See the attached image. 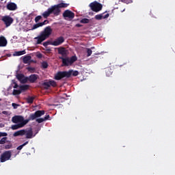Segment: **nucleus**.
<instances>
[{
  "mask_svg": "<svg viewBox=\"0 0 175 175\" xmlns=\"http://www.w3.org/2000/svg\"><path fill=\"white\" fill-rule=\"evenodd\" d=\"M42 85L45 90H49L51 87L55 88L57 85V83L56 81H54L53 79H49L44 81Z\"/></svg>",
  "mask_w": 175,
  "mask_h": 175,
  "instance_id": "nucleus-7",
  "label": "nucleus"
},
{
  "mask_svg": "<svg viewBox=\"0 0 175 175\" xmlns=\"http://www.w3.org/2000/svg\"><path fill=\"white\" fill-rule=\"evenodd\" d=\"M58 100H59V103H62L63 102L62 100H64V98H63L62 96H59Z\"/></svg>",
  "mask_w": 175,
  "mask_h": 175,
  "instance_id": "nucleus-36",
  "label": "nucleus"
},
{
  "mask_svg": "<svg viewBox=\"0 0 175 175\" xmlns=\"http://www.w3.org/2000/svg\"><path fill=\"white\" fill-rule=\"evenodd\" d=\"M112 70L111 69V68H107L105 69V74L107 75V77H111V75H112Z\"/></svg>",
  "mask_w": 175,
  "mask_h": 175,
  "instance_id": "nucleus-24",
  "label": "nucleus"
},
{
  "mask_svg": "<svg viewBox=\"0 0 175 175\" xmlns=\"http://www.w3.org/2000/svg\"><path fill=\"white\" fill-rule=\"evenodd\" d=\"M2 21L5 23L6 27H9L14 22V18L10 16H3Z\"/></svg>",
  "mask_w": 175,
  "mask_h": 175,
  "instance_id": "nucleus-9",
  "label": "nucleus"
},
{
  "mask_svg": "<svg viewBox=\"0 0 175 175\" xmlns=\"http://www.w3.org/2000/svg\"><path fill=\"white\" fill-rule=\"evenodd\" d=\"M29 88V85H21L20 86V90L21 94L23 92V91H27Z\"/></svg>",
  "mask_w": 175,
  "mask_h": 175,
  "instance_id": "nucleus-22",
  "label": "nucleus"
},
{
  "mask_svg": "<svg viewBox=\"0 0 175 175\" xmlns=\"http://www.w3.org/2000/svg\"><path fill=\"white\" fill-rule=\"evenodd\" d=\"M90 18H82L81 21V23H90Z\"/></svg>",
  "mask_w": 175,
  "mask_h": 175,
  "instance_id": "nucleus-27",
  "label": "nucleus"
},
{
  "mask_svg": "<svg viewBox=\"0 0 175 175\" xmlns=\"http://www.w3.org/2000/svg\"><path fill=\"white\" fill-rule=\"evenodd\" d=\"M34 100H35V96H28L27 98V103H29V104H32Z\"/></svg>",
  "mask_w": 175,
  "mask_h": 175,
  "instance_id": "nucleus-25",
  "label": "nucleus"
},
{
  "mask_svg": "<svg viewBox=\"0 0 175 175\" xmlns=\"http://www.w3.org/2000/svg\"><path fill=\"white\" fill-rule=\"evenodd\" d=\"M12 107L14 108H17V107H18V104H16L15 103H12Z\"/></svg>",
  "mask_w": 175,
  "mask_h": 175,
  "instance_id": "nucleus-34",
  "label": "nucleus"
},
{
  "mask_svg": "<svg viewBox=\"0 0 175 175\" xmlns=\"http://www.w3.org/2000/svg\"><path fill=\"white\" fill-rule=\"evenodd\" d=\"M63 17L66 20H72L75 17V13L72 12V10H67L63 12Z\"/></svg>",
  "mask_w": 175,
  "mask_h": 175,
  "instance_id": "nucleus-8",
  "label": "nucleus"
},
{
  "mask_svg": "<svg viewBox=\"0 0 175 175\" xmlns=\"http://www.w3.org/2000/svg\"><path fill=\"white\" fill-rule=\"evenodd\" d=\"M7 9L8 10H16L17 9V4L16 3H8L7 4Z\"/></svg>",
  "mask_w": 175,
  "mask_h": 175,
  "instance_id": "nucleus-18",
  "label": "nucleus"
},
{
  "mask_svg": "<svg viewBox=\"0 0 175 175\" xmlns=\"http://www.w3.org/2000/svg\"><path fill=\"white\" fill-rule=\"evenodd\" d=\"M69 4L68 3H59V4H55L54 5H51V7H49V9L42 13V16L44 18H46L44 22H41L38 25H33L31 30H34L35 29H38V27H40L49 23L47 20V17L50 16V14H54V16H59L61 13V8H68Z\"/></svg>",
  "mask_w": 175,
  "mask_h": 175,
  "instance_id": "nucleus-1",
  "label": "nucleus"
},
{
  "mask_svg": "<svg viewBox=\"0 0 175 175\" xmlns=\"http://www.w3.org/2000/svg\"><path fill=\"white\" fill-rule=\"evenodd\" d=\"M27 81H29L31 83H34L36 82L37 79L39 78V75H37L36 74H32L31 75H29V77H27Z\"/></svg>",
  "mask_w": 175,
  "mask_h": 175,
  "instance_id": "nucleus-16",
  "label": "nucleus"
},
{
  "mask_svg": "<svg viewBox=\"0 0 175 175\" xmlns=\"http://www.w3.org/2000/svg\"><path fill=\"white\" fill-rule=\"evenodd\" d=\"M109 13H107V14H104V13H100V14H96L95 18L96 20H102V18H107L109 17Z\"/></svg>",
  "mask_w": 175,
  "mask_h": 175,
  "instance_id": "nucleus-17",
  "label": "nucleus"
},
{
  "mask_svg": "<svg viewBox=\"0 0 175 175\" xmlns=\"http://www.w3.org/2000/svg\"><path fill=\"white\" fill-rule=\"evenodd\" d=\"M2 100H1V98H0V101H1Z\"/></svg>",
  "mask_w": 175,
  "mask_h": 175,
  "instance_id": "nucleus-42",
  "label": "nucleus"
},
{
  "mask_svg": "<svg viewBox=\"0 0 175 175\" xmlns=\"http://www.w3.org/2000/svg\"><path fill=\"white\" fill-rule=\"evenodd\" d=\"M23 125H24V122H21V124H17V123L15 122V124H13L11 129L12 130H18V129H21L22 127H23Z\"/></svg>",
  "mask_w": 175,
  "mask_h": 175,
  "instance_id": "nucleus-19",
  "label": "nucleus"
},
{
  "mask_svg": "<svg viewBox=\"0 0 175 175\" xmlns=\"http://www.w3.org/2000/svg\"><path fill=\"white\" fill-rule=\"evenodd\" d=\"M83 26V25H81L80 23H77V25H75L76 27H81Z\"/></svg>",
  "mask_w": 175,
  "mask_h": 175,
  "instance_id": "nucleus-38",
  "label": "nucleus"
},
{
  "mask_svg": "<svg viewBox=\"0 0 175 175\" xmlns=\"http://www.w3.org/2000/svg\"><path fill=\"white\" fill-rule=\"evenodd\" d=\"M2 113L3 114H8V111H3Z\"/></svg>",
  "mask_w": 175,
  "mask_h": 175,
  "instance_id": "nucleus-40",
  "label": "nucleus"
},
{
  "mask_svg": "<svg viewBox=\"0 0 175 175\" xmlns=\"http://www.w3.org/2000/svg\"><path fill=\"white\" fill-rule=\"evenodd\" d=\"M18 85L17 82H14V90H16V88H18Z\"/></svg>",
  "mask_w": 175,
  "mask_h": 175,
  "instance_id": "nucleus-35",
  "label": "nucleus"
},
{
  "mask_svg": "<svg viewBox=\"0 0 175 175\" xmlns=\"http://www.w3.org/2000/svg\"><path fill=\"white\" fill-rule=\"evenodd\" d=\"M11 146H10V144H7V145L5 146V148H10Z\"/></svg>",
  "mask_w": 175,
  "mask_h": 175,
  "instance_id": "nucleus-39",
  "label": "nucleus"
},
{
  "mask_svg": "<svg viewBox=\"0 0 175 175\" xmlns=\"http://www.w3.org/2000/svg\"><path fill=\"white\" fill-rule=\"evenodd\" d=\"M23 135H26V139H33V137H35L36 134H33L32 129H29V130L23 129Z\"/></svg>",
  "mask_w": 175,
  "mask_h": 175,
  "instance_id": "nucleus-10",
  "label": "nucleus"
},
{
  "mask_svg": "<svg viewBox=\"0 0 175 175\" xmlns=\"http://www.w3.org/2000/svg\"><path fill=\"white\" fill-rule=\"evenodd\" d=\"M16 78L21 83H26L28 81L27 77H25L24 74H16Z\"/></svg>",
  "mask_w": 175,
  "mask_h": 175,
  "instance_id": "nucleus-14",
  "label": "nucleus"
},
{
  "mask_svg": "<svg viewBox=\"0 0 175 175\" xmlns=\"http://www.w3.org/2000/svg\"><path fill=\"white\" fill-rule=\"evenodd\" d=\"M38 111H44V114H42V116H44V114H45L44 109H38ZM42 116H40L39 117H36L37 122H38V123L43 122L44 121H46V120H49V118H50L49 115L45 116V117L44 118H40V117H42Z\"/></svg>",
  "mask_w": 175,
  "mask_h": 175,
  "instance_id": "nucleus-11",
  "label": "nucleus"
},
{
  "mask_svg": "<svg viewBox=\"0 0 175 175\" xmlns=\"http://www.w3.org/2000/svg\"><path fill=\"white\" fill-rule=\"evenodd\" d=\"M58 53L62 55V56H60V59L62 60L64 66H69L70 65H72V64L76 62L78 59L76 55L71 56L70 57H64V56L66 55V49L65 48H59Z\"/></svg>",
  "mask_w": 175,
  "mask_h": 175,
  "instance_id": "nucleus-3",
  "label": "nucleus"
},
{
  "mask_svg": "<svg viewBox=\"0 0 175 175\" xmlns=\"http://www.w3.org/2000/svg\"><path fill=\"white\" fill-rule=\"evenodd\" d=\"M88 56H91L92 53V49H88Z\"/></svg>",
  "mask_w": 175,
  "mask_h": 175,
  "instance_id": "nucleus-33",
  "label": "nucleus"
},
{
  "mask_svg": "<svg viewBox=\"0 0 175 175\" xmlns=\"http://www.w3.org/2000/svg\"><path fill=\"white\" fill-rule=\"evenodd\" d=\"M26 53V51H18L15 52L14 55L16 56H21V55H25Z\"/></svg>",
  "mask_w": 175,
  "mask_h": 175,
  "instance_id": "nucleus-26",
  "label": "nucleus"
},
{
  "mask_svg": "<svg viewBox=\"0 0 175 175\" xmlns=\"http://www.w3.org/2000/svg\"><path fill=\"white\" fill-rule=\"evenodd\" d=\"M44 113V111H36L35 113L30 114L29 118L27 120H25L23 116H14V117L12 118V122H16V124H21V122H23V127H24V126H26V124H27L31 120H36V117H40Z\"/></svg>",
  "mask_w": 175,
  "mask_h": 175,
  "instance_id": "nucleus-2",
  "label": "nucleus"
},
{
  "mask_svg": "<svg viewBox=\"0 0 175 175\" xmlns=\"http://www.w3.org/2000/svg\"><path fill=\"white\" fill-rule=\"evenodd\" d=\"M42 66L44 68H46L49 66V64H47V62H44L42 63Z\"/></svg>",
  "mask_w": 175,
  "mask_h": 175,
  "instance_id": "nucleus-31",
  "label": "nucleus"
},
{
  "mask_svg": "<svg viewBox=\"0 0 175 175\" xmlns=\"http://www.w3.org/2000/svg\"><path fill=\"white\" fill-rule=\"evenodd\" d=\"M90 8L93 12L98 13V12H100V10H102L103 4H101V3H98V1H93L92 3H90Z\"/></svg>",
  "mask_w": 175,
  "mask_h": 175,
  "instance_id": "nucleus-6",
  "label": "nucleus"
},
{
  "mask_svg": "<svg viewBox=\"0 0 175 175\" xmlns=\"http://www.w3.org/2000/svg\"><path fill=\"white\" fill-rule=\"evenodd\" d=\"M42 18V16H36V17H35V22H36V25H38V22L40 21V20H41Z\"/></svg>",
  "mask_w": 175,
  "mask_h": 175,
  "instance_id": "nucleus-30",
  "label": "nucleus"
},
{
  "mask_svg": "<svg viewBox=\"0 0 175 175\" xmlns=\"http://www.w3.org/2000/svg\"><path fill=\"white\" fill-rule=\"evenodd\" d=\"M52 32L53 29L51 27V26H46L44 30L40 31V35L35 38V39L37 40L36 43L38 44H41L42 42H44V40H46V39H48L49 36H51Z\"/></svg>",
  "mask_w": 175,
  "mask_h": 175,
  "instance_id": "nucleus-5",
  "label": "nucleus"
},
{
  "mask_svg": "<svg viewBox=\"0 0 175 175\" xmlns=\"http://www.w3.org/2000/svg\"><path fill=\"white\" fill-rule=\"evenodd\" d=\"M49 44H52V42L46 41V42H44V43H43L44 46H48Z\"/></svg>",
  "mask_w": 175,
  "mask_h": 175,
  "instance_id": "nucleus-32",
  "label": "nucleus"
},
{
  "mask_svg": "<svg viewBox=\"0 0 175 175\" xmlns=\"http://www.w3.org/2000/svg\"><path fill=\"white\" fill-rule=\"evenodd\" d=\"M29 142H25V143H23V144H21V146H18L17 147V150H22L23 147H24L25 146H27V144H28Z\"/></svg>",
  "mask_w": 175,
  "mask_h": 175,
  "instance_id": "nucleus-29",
  "label": "nucleus"
},
{
  "mask_svg": "<svg viewBox=\"0 0 175 175\" xmlns=\"http://www.w3.org/2000/svg\"><path fill=\"white\" fill-rule=\"evenodd\" d=\"M38 57H42V53H40L39 55H38Z\"/></svg>",
  "mask_w": 175,
  "mask_h": 175,
  "instance_id": "nucleus-41",
  "label": "nucleus"
},
{
  "mask_svg": "<svg viewBox=\"0 0 175 175\" xmlns=\"http://www.w3.org/2000/svg\"><path fill=\"white\" fill-rule=\"evenodd\" d=\"M24 130H18L14 133V137H17L18 135H24Z\"/></svg>",
  "mask_w": 175,
  "mask_h": 175,
  "instance_id": "nucleus-23",
  "label": "nucleus"
},
{
  "mask_svg": "<svg viewBox=\"0 0 175 175\" xmlns=\"http://www.w3.org/2000/svg\"><path fill=\"white\" fill-rule=\"evenodd\" d=\"M31 59V56L30 55H26L23 58V62L24 64H29V61Z\"/></svg>",
  "mask_w": 175,
  "mask_h": 175,
  "instance_id": "nucleus-20",
  "label": "nucleus"
},
{
  "mask_svg": "<svg viewBox=\"0 0 175 175\" xmlns=\"http://www.w3.org/2000/svg\"><path fill=\"white\" fill-rule=\"evenodd\" d=\"M8 133H3L0 131V139L2 137V139L0 140V144H5L8 140Z\"/></svg>",
  "mask_w": 175,
  "mask_h": 175,
  "instance_id": "nucleus-15",
  "label": "nucleus"
},
{
  "mask_svg": "<svg viewBox=\"0 0 175 175\" xmlns=\"http://www.w3.org/2000/svg\"><path fill=\"white\" fill-rule=\"evenodd\" d=\"M21 94V88H19V90H14L13 94L14 95H19Z\"/></svg>",
  "mask_w": 175,
  "mask_h": 175,
  "instance_id": "nucleus-28",
  "label": "nucleus"
},
{
  "mask_svg": "<svg viewBox=\"0 0 175 175\" xmlns=\"http://www.w3.org/2000/svg\"><path fill=\"white\" fill-rule=\"evenodd\" d=\"M10 157H12V152H4V153H3L1 156V161L4 162L7 160H10Z\"/></svg>",
  "mask_w": 175,
  "mask_h": 175,
  "instance_id": "nucleus-12",
  "label": "nucleus"
},
{
  "mask_svg": "<svg viewBox=\"0 0 175 175\" xmlns=\"http://www.w3.org/2000/svg\"><path fill=\"white\" fill-rule=\"evenodd\" d=\"M27 69L28 70H34L35 68H32L31 66H28V68H27Z\"/></svg>",
  "mask_w": 175,
  "mask_h": 175,
  "instance_id": "nucleus-37",
  "label": "nucleus"
},
{
  "mask_svg": "<svg viewBox=\"0 0 175 175\" xmlns=\"http://www.w3.org/2000/svg\"><path fill=\"white\" fill-rule=\"evenodd\" d=\"M8 43L7 39H5V36L0 37V46H6Z\"/></svg>",
  "mask_w": 175,
  "mask_h": 175,
  "instance_id": "nucleus-21",
  "label": "nucleus"
},
{
  "mask_svg": "<svg viewBox=\"0 0 175 175\" xmlns=\"http://www.w3.org/2000/svg\"><path fill=\"white\" fill-rule=\"evenodd\" d=\"M64 42H65V38L64 36H59V38L55 39V40H53L51 44L53 46H59V44H62V43H64Z\"/></svg>",
  "mask_w": 175,
  "mask_h": 175,
  "instance_id": "nucleus-13",
  "label": "nucleus"
},
{
  "mask_svg": "<svg viewBox=\"0 0 175 175\" xmlns=\"http://www.w3.org/2000/svg\"><path fill=\"white\" fill-rule=\"evenodd\" d=\"M77 77L79 75V70H73L70 69L69 70H59L55 75V79L60 80L63 78H70V77Z\"/></svg>",
  "mask_w": 175,
  "mask_h": 175,
  "instance_id": "nucleus-4",
  "label": "nucleus"
}]
</instances>
